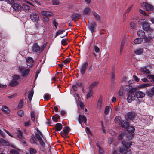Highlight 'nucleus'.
Returning a JSON list of instances; mask_svg holds the SVG:
<instances>
[{
    "label": "nucleus",
    "instance_id": "obj_48",
    "mask_svg": "<svg viewBox=\"0 0 154 154\" xmlns=\"http://www.w3.org/2000/svg\"><path fill=\"white\" fill-rule=\"evenodd\" d=\"M97 146L99 148L98 152L100 154H103V151L99 145H97Z\"/></svg>",
    "mask_w": 154,
    "mask_h": 154
},
{
    "label": "nucleus",
    "instance_id": "obj_29",
    "mask_svg": "<svg viewBox=\"0 0 154 154\" xmlns=\"http://www.w3.org/2000/svg\"><path fill=\"white\" fill-rule=\"evenodd\" d=\"M93 14L96 20L98 21H101V17L100 16L97 14L96 12L94 11L93 12Z\"/></svg>",
    "mask_w": 154,
    "mask_h": 154
},
{
    "label": "nucleus",
    "instance_id": "obj_38",
    "mask_svg": "<svg viewBox=\"0 0 154 154\" xmlns=\"http://www.w3.org/2000/svg\"><path fill=\"white\" fill-rule=\"evenodd\" d=\"M70 128L68 126H66L62 131L68 134L69 132L70 131Z\"/></svg>",
    "mask_w": 154,
    "mask_h": 154
},
{
    "label": "nucleus",
    "instance_id": "obj_7",
    "mask_svg": "<svg viewBox=\"0 0 154 154\" xmlns=\"http://www.w3.org/2000/svg\"><path fill=\"white\" fill-rule=\"evenodd\" d=\"M29 17L31 21L33 22H38L39 19L38 14L36 13L31 14Z\"/></svg>",
    "mask_w": 154,
    "mask_h": 154
},
{
    "label": "nucleus",
    "instance_id": "obj_1",
    "mask_svg": "<svg viewBox=\"0 0 154 154\" xmlns=\"http://www.w3.org/2000/svg\"><path fill=\"white\" fill-rule=\"evenodd\" d=\"M115 122L116 123H119L120 125L119 126H120L123 128H127L129 125V123L127 120L125 121L122 120L121 117L119 116H117L115 117Z\"/></svg>",
    "mask_w": 154,
    "mask_h": 154
},
{
    "label": "nucleus",
    "instance_id": "obj_58",
    "mask_svg": "<svg viewBox=\"0 0 154 154\" xmlns=\"http://www.w3.org/2000/svg\"><path fill=\"white\" fill-rule=\"evenodd\" d=\"M131 28L133 29L135 27V24L133 22H131L130 24Z\"/></svg>",
    "mask_w": 154,
    "mask_h": 154
},
{
    "label": "nucleus",
    "instance_id": "obj_18",
    "mask_svg": "<svg viewBox=\"0 0 154 154\" xmlns=\"http://www.w3.org/2000/svg\"><path fill=\"white\" fill-rule=\"evenodd\" d=\"M135 116V114L132 112H128L126 115L125 117L128 119L133 120Z\"/></svg>",
    "mask_w": 154,
    "mask_h": 154
},
{
    "label": "nucleus",
    "instance_id": "obj_27",
    "mask_svg": "<svg viewBox=\"0 0 154 154\" xmlns=\"http://www.w3.org/2000/svg\"><path fill=\"white\" fill-rule=\"evenodd\" d=\"M81 15L78 13H74L71 16L72 19L73 20H75L76 19L79 18Z\"/></svg>",
    "mask_w": 154,
    "mask_h": 154
},
{
    "label": "nucleus",
    "instance_id": "obj_49",
    "mask_svg": "<svg viewBox=\"0 0 154 154\" xmlns=\"http://www.w3.org/2000/svg\"><path fill=\"white\" fill-rule=\"evenodd\" d=\"M148 78L151 79V81L152 82H154V75H148Z\"/></svg>",
    "mask_w": 154,
    "mask_h": 154
},
{
    "label": "nucleus",
    "instance_id": "obj_47",
    "mask_svg": "<svg viewBox=\"0 0 154 154\" xmlns=\"http://www.w3.org/2000/svg\"><path fill=\"white\" fill-rule=\"evenodd\" d=\"M10 152L12 154H19L18 151L15 149H12L10 151Z\"/></svg>",
    "mask_w": 154,
    "mask_h": 154
},
{
    "label": "nucleus",
    "instance_id": "obj_59",
    "mask_svg": "<svg viewBox=\"0 0 154 154\" xmlns=\"http://www.w3.org/2000/svg\"><path fill=\"white\" fill-rule=\"evenodd\" d=\"M30 125V121H29L27 122H25L24 125L26 127H28Z\"/></svg>",
    "mask_w": 154,
    "mask_h": 154
},
{
    "label": "nucleus",
    "instance_id": "obj_5",
    "mask_svg": "<svg viewBox=\"0 0 154 154\" xmlns=\"http://www.w3.org/2000/svg\"><path fill=\"white\" fill-rule=\"evenodd\" d=\"M127 96V100L128 103H131L135 99L136 97L134 93L131 91V90L129 91L128 94Z\"/></svg>",
    "mask_w": 154,
    "mask_h": 154
},
{
    "label": "nucleus",
    "instance_id": "obj_2",
    "mask_svg": "<svg viewBox=\"0 0 154 154\" xmlns=\"http://www.w3.org/2000/svg\"><path fill=\"white\" fill-rule=\"evenodd\" d=\"M139 23L142 25L143 29L146 31L152 32V30L150 28V25L145 19L140 20L138 22Z\"/></svg>",
    "mask_w": 154,
    "mask_h": 154
},
{
    "label": "nucleus",
    "instance_id": "obj_41",
    "mask_svg": "<svg viewBox=\"0 0 154 154\" xmlns=\"http://www.w3.org/2000/svg\"><path fill=\"white\" fill-rule=\"evenodd\" d=\"M35 27L37 30H40L42 27L41 25L39 23H37L35 24Z\"/></svg>",
    "mask_w": 154,
    "mask_h": 154
},
{
    "label": "nucleus",
    "instance_id": "obj_36",
    "mask_svg": "<svg viewBox=\"0 0 154 154\" xmlns=\"http://www.w3.org/2000/svg\"><path fill=\"white\" fill-rule=\"evenodd\" d=\"M98 82H95L91 84L89 88V89L92 90V88L94 87V86L97 84H98Z\"/></svg>",
    "mask_w": 154,
    "mask_h": 154
},
{
    "label": "nucleus",
    "instance_id": "obj_52",
    "mask_svg": "<svg viewBox=\"0 0 154 154\" xmlns=\"http://www.w3.org/2000/svg\"><path fill=\"white\" fill-rule=\"evenodd\" d=\"M50 98V95L48 94H45L44 97V99L46 100H48Z\"/></svg>",
    "mask_w": 154,
    "mask_h": 154
},
{
    "label": "nucleus",
    "instance_id": "obj_26",
    "mask_svg": "<svg viewBox=\"0 0 154 154\" xmlns=\"http://www.w3.org/2000/svg\"><path fill=\"white\" fill-rule=\"evenodd\" d=\"M55 127L56 130L57 131H59L62 129L63 126L61 124L58 123L55 125Z\"/></svg>",
    "mask_w": 154,
    "mask_h": 154
},
{
    "label": "nucleus",
    "instance_id": "obj_24",
    "mask_svg": "<svg viewBox=\"0 0 154 154\" xmlns=\"http://www.w3.org/2000/svg\"><path fill=\"white\" fill-rule=\"evenodd\" d=\"M22 7L24 11L26 12H28L30 10V9L29 6L26 4H23V5Z\"/></svg>",
    "mask_w": 154,
    "mask_h": 154
},
{
    "label": "nucleus",
    "instance_id": "obj_40",
    "mask_svg": "<svg viewBox=\"0 0 154 154\" xmlns=\"http://www.w3.org/2000/svg\"><path fill=\"white\" fill-rule=\"evenodd\" d=\"M109 108L110 107L109 106H106V107L104 111V113L105 114L107 115L108 114L109 111Z\"/></svg>",
    "mask_w": 154,
    "mask_h": 154
},
{
    "label": "nucleus",
    "instance_id": "obj_15",
    "mask_svg": "<svg viewBox=\"0 0 154 154\" xmlns=\"http://www.w3.org/2000/svg\"><path fill=\"white\" fill-rule=\"evenodd\" d=\"M32 50L33 52H37L40 50V47L37 43L34 44L32 47Z\"/></svg>",
    "mask_w": 154,
    "mask_h": 154
},
{
    "label": "nucleus",
    "instance_id": "obj_55",
    "mask_svg": "<svg viewBox=\"0 0 154 154\" xmlns=\"http://www.w3.org/2000/svg\"><path fill=\"white\" fill-rule=\"evenodd\" d=\"M3 130L5 131L8 134V135L11 136V137H14V136H13V135H11V134L10 133H9V132L8 131L6 130L5 129H3Z\"/></svg>",
    "mask_w": 154,
    "mask_h": 154
},
{
    "label": "nucleus",
    "instance_id": "obj_6",
    "mask_svg": "<svg viewBox=\"0 0 154 154\" xmlns=\"http://www.w3.org/2000/svg\"><path fill=\"white\" fill-rule=\"evenodd\" d=\"M19 71L23 77H26L29 73L30 69H26L23 67L21 66L19 68Z\"/></svg>",
    "mask_w": 154,
    "mask_h": 154
},
{
    "label": "nucleus",
    "instance_id": "obj_33",
    "mask_svg": "<svg viewBox=\"0 0 154 154\" xmlns=\"http://www.w3.org/2000/svg\"><path fill=\"white\" fill-rule=\"evenodd\" d=\"M126 128H128V131L130 132H133L135 130L134 127L131 126H128Z\"/></svg>",
    "mask_w": 154,
    "mask_h": 154
},
{
    "label": "nucleus",
    "instance_id": "obj_44",
    "mask_svg": "<svg viewBox=\"0 0 154 154\" xmlns=\"http://www.w3.org/2000/svg\"><path fill=\"white\" fill-rule=\"evenodd\" d=\"M59 118V116L54 115L53 116L52 119L53 121L56 122L57 121V119Z\"/></svg>",
    "mask_w": 154,
    "mask_h": 154
},
{
    "label": "nucleus",
    "instance_id": "obj_32",
    "mask_svg": "<svg viewBox=\"0 0 154 154\" xmlns=\"http://www.w3.org/2000/svg\"><path fill=\"white\" fill-rule=\"evenodd\" d=\"M34 94V91L33 90H31L30 91L28 94V98L29 100L31 101L32 98Z\"/></svg>",
    "mask_w": 154,
    "mask_h": 154
},
{
    "label": "nucleus",
    "instance_id": "obj_9",
    "mask_svg": "<svg viewBox=\"0 0 154 154\" xmlns=\"http://www.w3.org/2000/svg\"><path fill=\"white\" fill-rule=\"evenodd\" d=\"M143 6L145 7L146 10L149 11L152 10L153 9V6L148 3H143Z\"/></svg>",
    "mask_w": 154,
    "mask_h": 154
},
{
    "label": "nucleus",
    "instance_id": "obj_30",
    "mask_svg": "<svg viewBox=\"0 0 154 154\" xmlns=\"http://www.w3.org/2000/svg\"><path fill=\"white\" fill-rule=\"evenodd\" d=\"M143 51V49L142 48L137 49L134 51V53L136 55H140L141 54Z\"/></svg>",
    "mask_w": 154,
    "mask_h": 154
},
{
    "label": "nucleus",
    "instance_id": "obj_19",
    "mask_svg": "<svg viewBox=\"0 0 154 154\" xmlns=\"http://www.w3.org/2000/svg\"><path fill=\"white\" fill-rule=\"evenodd\" d=\"M102 97H100L98 100L97 107L98 109H100L102 106Z\"/></svg>",
    "mask_w": 154,
    "mask_h": 154
},
{
    "label": "nucleus",
    "instance_id": "obj_10",
    "mask_svg": "<svg viewBox=\"0 0 154 154\" xmlns=\"http://www.w3.org/2000/svg\"><path fill=\"white\" fill-rule=\"evenodd\" d=\"M78 119L79 123L81 125L82 122H83L85 124H86L87 122V119L86 117L84 115H79Z\"/></svg>",
    "mask_w": 154,
    "mask_h": 154
},
{
    "label": "nucleus",
    "instance_id": "obj_64",
    "mask_svg": "<svg viewBox=\"0 0 154 154\" xmlns=\"http://www.w3.org/2000/svg\"><path fill=\"white\" fill-rule=\"evenodd\" d=\"M154 93V87H153L151 90V91L150 92V93L149 94H150L152 95Z\"/></svg>",
    "mask_w": 154,
    "mask_h": 154
},
{
    "label": "nucleus",
    "instance_id": "obj_4",
    "mask_svg": "<svg viewBox=\"0 0 154 154\" xmlns=\"http://www.w3.org/2000/svg\"><path fill=\"white\" fill-rule=\"evenodd\" d=\"M12 80L9 82V85L14 87L18 85L20 76L18 75H14L12 77Z\"/></svg>",
    "mask_w": 154,
    "mask_h": 154
},
{
    "label": "nucleus",
    "instance_id": "obj_43",
    "mask_svg": "<svg viewBox=\"0 0 154 154\" xmlns=\"http://www.w3.org/2000/svg\"><path fill=\"white\" fill-rule=\"evenodd\" d=\"M17 114L20 117H22L24 115V112L22 110H20L17 112Z\"/></svg>",
    "mask_w": 154,
    "mask_h": 154
},
{
    "label": "nucleus",
    "instance_id": "obj_22",
    "mask_svg": "<svg viewBox=\"0 0 154 154\" xmlns=\"http://www.w3.org/2000/svg\"><path fill=\"white\" fill-rule=\"evenodd\" d=\"M41 13L43 15L46 17L52 16L53 15V14L52 13L45 11H42Z\"/></svg>",
    "mask_w": 154,
    "mask_h": 154
},
{
    "label": "nucleus",
    "instance_id": "obj_42",
    "mask_svg": "<svg viewBox=\"0 0 154 154\" xmlns=\"http://www.w3.org/2000/svg\"><path fill=\"white\" fill-rule=\"evenodd\" d=\"M29 152L30 154H35L36 150L33 148H30L29 149Z\"/></svg>",
    "mask_w": 154,
    "mask_h": 154
},
{
    "label": "nucleus",
    "instance_id": "obj_54",
    "mask_svg": "<svg viewBox=\"0 0 154 154\" xmlns=\"http://www.w3.org/2000/svg\"><path fill=\"white\" fill-rule=\"evenodd\" d=\"M7 85H2L0 84V89H4L6 88Z\"/></svg>",
    "mask_w": 154,
    "mask_h": 154
},
{
    "label": "nucleus",
    "instance_id": "obj_56",
    "mask_svg": "<svg viewBox=\"0 0 154 154\" xmlns=\"http://www.w3.org/2000/svg\"><path fill=\"white\" fill-rule=\"evenodd\" d=\"M5 1L10 4H11L14 2V0H4Z\"/></svg>",
    "mask_w": 154,
    "mask_h": 154
},
{
    "label": "nucleus",
    "instance_id": "obj_37",
    "mask_svg": "<svg viewBox=\"0 0 154 154\" xmlns=\"http://www.w3.org/2000/svg\"><path fill=\"white\" fill-rule=\"evenodd\" d=\"M142 71L143 72L145 73L149 74L150 73L149 70L146 67L141 68Z\"/></svg>",
    "mask_w": 154,
    "mask_h": 154
},
{
    "label": "nucleus",
    "instance_id": "obj_13",
    "mask_svg": "<svg viewBox=\"0 0 154 154\" xmlns=\"http://www.w3.org/2000/svg\"><path fill=\"white\" fill-rule=\"evenodd\" d=\"M96 26V25L95 23L94 22L89 23L88 25V28L92 34L94 32Z\"/></svg>",
    "mask_w": 154,
    "mask_h": 154
},
{
    "label": "nucleus",
    "instance_id": "obj_31",
    "mask_svg": "<svg viewBox=\"0 0 154 154\" xmlns=\"http://www.w3.org/2000/svg\"><path fill=\"white\" fill-rule=\"evenodd\" d=\"M127 148L123 146V147L120 148L119 151L120 152L125 154L127 152Z\"/></svg>",
    "mask_w": 154,
    "mask_h": 154
},
{
    "label": "nucleus",
    "instance_id": "obj_11",
    "mask_svg": "<svg viewBox=\"0 0 154 154\" xmlns=\"http://www.w3.org/2000/svg\"><path fill=\"white\" fill-rule=\"evenodd\" d=\"M135 97L137 98H143L145 95L144 93L140 91H136L135 93Z\"/></svg>",
    "mask_w": 154,
    "mask_h": 154
},
{
    "label": "nucleus",
    "instance_id": "obj_46",
    "mask_svg": "<svg viewBox=\"0 0 154 154\" xmlns=\"http://www.w3.org/2000/svg\"><path fill=\"white\" fill-rule=\"evenodd\" d=\"M65 32L64 30H60L56 32V35L58 36L59 35Z\"/></svg>",
    "mask_w": 154,
    "mask_h": 154
},
{
    "label": "nucleus",
    "instance_id": "obj_60",
    "mask_svg": "<svg viewBox=\"0 0 154 154\" xmlns=\"http://www.w3.org/2000/svg\"><path fill=\"white\" fill-rule=\"evenodd\" d=\"M0 134H1L3 137H6L5 134L3 132L1 129H0Z\"/></svg>",
    "mask_w": 154,
    "mask_h": 154
},
{
    "label": "nucleus",
    "instance_id": "obj_12",
    "mask_svg": "<svg viewBox=\"0 0 154 154\" xmlns=\"http://www.w3.org/2000/svg\"><path fill=\"white\" fill-rule=\"evenodd\" d=\"M17 132L15 134H17L16 137L20 139H22L23 138V133L19 128L16 129Z\"/></svg>",
    "mask_w": 154,
    "mask_h": 154
},
{
    "label": "nucleus",
    "instance_id": "obj_63",
    "mask_svg": "<svg viewBox=\"0 0 154 154\" xmlns=\"http://www.w3.org/2000/svg\"><path fill=\"white\" fill-rule=\"evenodd\" d=\"M124 135V134H120L119 136V139L120 140L122 139L123 136Z\"/></svg>",
    "mask_w": 154,
    "mask_h": 154
},
{
    "label": "nucleus",
    "instance_id": "obj_61",
    "mask_svg": "<svg viewBox=\"0 0 154 154\" xmlns=\"http://www.w3.org/2000/svg\"><path fill=\"white\" fill-rule=\"evenodd\" d=\"M71 60V59L69 58H66L64 60V63L66 64L68 63H69Z\"/></svg>",
    "mask_w": 154,
    "mask_h": 154
},
{
    "label": "nucleus",
    "instance_id": "obj_14",
    "mask_svg": "<svg viewBox=\"0 0 154 154\" xmlns=\"http://www.w3.org/2000/svg\"><path fill=\"white\" fill-rule=\"evenodd\" d=\"M12 7L14 10L16 11H20L22 8L21 5L18 3H14L13 4Z\"/></svg>",
    "mask_w": 154,
    "mask_h": 154
},
{
    "label": "nucleus",
    "instance_id": "obj_34",
    "mask_svg": "<svg viewBox=\"0 0 154 154\" xmlns=\"http://www.w3.org/2000/svg\"><path fill=\"white\" fill-rule=\"evenodd\" d=\"M93 50L96 53H99L100 51V48L96 45H94Z\"/></svg>",
    "mask_w": 154,
    "mask_h": 154
},
{
    "label": "nucleus",
    "instance_id": "obj_62",
    "mask_svg": "<svg viewBox=\"0 0 154 154\" xmlns=\"http://www.w3.org/2000/svg\"><path fill=\"white\" fill-rule=\"evenodd\" d=\"M54 25L55 27L56 28L57 26L58 25V23H57L54 20H53V22Z\"/></svg>",
    "mask_w": 154,
    "mask_h": 154
},
{
    "label": "nucleus",
    "instance_id": "obj_25",
    "mask_svg": "<svg viewBox=\"0 0 154 154\" xmlns=\"http://www.w3.org/2000/svg\"><path fill=\"white\" fill-rule=\"evenodd\" d=\"M91 10L89 7L86 8L83 11V14L85 15H88L89 14Z\"/></svg>",
    "mask_w": 154,
    "mask_h": 154
},
{
    "label": "nucleus",
    "instance_id": "obj_39",
    "mask_svg": "<svg viewBox=\"0 0 154 154\" xmlns=\"http://www.w3.org/2000/svg\"><path fill=\"white\" fill-rule=\"evenodd\" d=\"M35 113L34 112H32L31 113V116L32 120L33 121H35Z\"/></svg>",
    "mask_w": 154,
    "mask_h": 154
},
{
    "label": "nucleus",
    "instance_id": "obj_8",
    "mask_svg": "<svg viewBox=\"0 0 154 154\" xmlns=\"http://www.w3.org/2000/svg\"><path fill=\"white\" fill-rule=\"evenodd\" d=\"M88 63L87 62H85L82 64L80 66L79 69L81 73L84 74L85 72L86 69L88 67Z\"/></svg>",
    "mask_w": 154,
    "mask_h": 154
},
{
    "label": "nucleus",
    "instance_id": "obj_16",
    "mask_svg": "<svg viewBox=\"0 0 154 154\" xmlns=\"http://www.w3.org/2000/svg\"><path fill=\"white\" fill-rule=\"evenodd\" d=\"M26 61L27 65L28 66H29V67H32V63L34 60L32 57H28L26 59Z\"/></svg>",
    "mask_w": 154,
    "mask_h": 154
},
{
    "label": "nucleus",
    "instance_id": "obj_20",
    "mask_svg": "<svg viewBox=\"0 0 154 154\" xmlns=\"http://www.w3.org/2000/svg\"><path fill=\"white\" fill-rule=\"evenodd\" d=\"M122 143L123 146L127 149L128 148H130L131 145V143L129 141H123L122 142Z\"/></svg>",
    "mask_w": 154,
    "mask_h": 154
},
{
    "label": "nucleus",
    "instance_id": "obj_45",
    "mask_svg": "<svg viewBox=\"0 0 154 154\" xmlns=\"http://www.w3.org/2000/svg\"><path fill=\"white\" fill-rule=\"evenodd\" d=\"M23 105V102L22 100H21L18 105V107L20 108H22Z\"/></svg>",
    "mask_w": 154,
    "mask_h": 154
},
{
    "label": "nucleus",
    "instance_id": "obj_53",
    "mask_svg": "<svg viewBox=\"0 0 154 154\" xmlns=\"http://www.w3.org/2000/svg\"><path fill=\"white\" fill-rule=\"evenodd\" d=\"M60 133L62 135L63 137H67L68 134L64 132L63 131H61L60 132Z\"/></svg>",
    "mask_w": 154,
    "mask_h": 154
},
{
    "label": "nucleus",
    "instance_id": "obj_17",
    "mask_svg": "<svg viewBox=\"0 0 154 154\" xmlns=\"http://www.w3.org/2000/svg\"><path fill=\"white\" fill-rule=\"evenodd\" d=\"M37 133L35 134V137L38 140H41L43 137L42 133L38 128L37 129Z\"/></svg>",
    "mask_w": 154,
    "mask_h": 154
},
{
    "label": "nucleus",
    "instance_id": "obj_21",
    "mask_svg": "<svg viewBox=\"0 0 154 154\" xmlns=\"http://www.w3.org/2000/svg\"><path fill=\"white\" fill-rule=\"evenodd\" d=\"M137 33L138 35L139 36L140 38L141 37L143 38H145V33L142 30L137 31Z\"/></svg>",
    "mask_w": 154,
    "mask_h": 154
},
{
    "label": "nucleus",
    "instance_id": "obj_50",
    "mask_svg": "<svg viewBox=\"0 0 154 154\" xmlns=\"http://www.w3.org/2000/svg\"><path fill=\"white\" fill-rule=\"evenodd\" d=\"M133 7V5H131L130 7L128 8L127 9V10L126 11V12L124 14V16L125 15V14L126 13H128L131 10V8H132Z\"/></svg>",
    "mask_w": 154,
    "mask_h": 154
},
{
    "label": "nucleus",
    "instance_id": "obj_35",
    "mask_svg": "<svg viewBox=\"0 0 154 154\" xmlns=\"http://www.w3.org/2000/svg\"><path fill=\"white\" fill-rule=\"evenodd\" d=\"M93 94V90L89 89V92L87 94L86 96L87 98L88 99L92 96Z\"/></svg>",
    "mask_w": 154,
    "mask_h": 154
},
{
    "label": "nucleus",
    "instance_id": "obj_23",
    "mask_svg": "<svg viewBox=\"0 0 154 154\" xmlns=\"http://www.w3.org/2000/svg\"><path fill=\"white\" fill-rule=\"evenodd\" d=\"M143 41V38L140 37L136 38L134 41V44H138L141 43Z\"/></svg>",
    "mask_w": 154,
    "mask_h": 154
},
{
    "label": "nucleus",
    "instance_id": "obj_51",
    "mask_svg": "<svg viewBox=\"0 0 154 154\" xmlns=\"http://www.w3.org/2000/svg\"><path fill=\"white\" fill-rule=\"evenodd\" d=\"M67 41L66 40H65V39H63L61 41V43L62 45H65L67 44Z\"/></svg>",
    "mask_w": 154,
    "mask_h": 154
},
{
    "label": "nucleus",
    "instance_id": "obj_28",
    "mask_svg": "<svg viewBox=\"0 0 154 154\" xmlns=\"http://www.w3.org/2000/svg\"><path fill=\"white\" fill-rule=\"evenodd\" d=\"M1 109L3 111L7 113H8L10 112V110L8 108L5 106H2Z\"/></svg>",
    "mask_w": 154,
    "mask_h": 154
},
{
    "label": "nucleus",
    "instance_id": "obj_57",
    "mask_svg": "<svg viewBox=\"0 0 154 154\" xmlns=\"http://www.w3.org/2000/svg\"><path fill=\"white\" fill-rule=\"evenodd\" d=\"M53 5H58L59 4L58 0H53Z\"/></svg>",
    "mask_w": 154,
    "mask_h": 154
},
{
    "label": "nucleus",
    "instance_id": "obj_3",
    "mask_svg": "<svg viewBox=\"0 0 154 154\" xmlns=\"http://www.w3.org/2000/svg\"><path fill=\"white\" fill-rule=\"evenodd\" d=\"M141 118L143 122L147 125H149L152 122L153 116L151 115H142Z\"/></svg>",
    "mask_w": 154,
    "mask_h": 154
}]
</instances>
